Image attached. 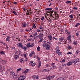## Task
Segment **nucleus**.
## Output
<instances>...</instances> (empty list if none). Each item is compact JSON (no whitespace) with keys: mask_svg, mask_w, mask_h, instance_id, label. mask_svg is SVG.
Returning <instances> with one entry per match:
<instances>
[{"mask_svg":"<svg viewBox=\"0 0 80 80\" xmlns=\"http://www.w3.org/2000/svg\"><path fill=\"white\" fill-rule=\"evenodd\" d=\"M55 52L57 53V54H58V55L59 56L62 55V52H60V48L59 47H56L55 48Z\"/></svg>","mask_w":80,"mask_h":80,"instance_id":"nucleus-1","label":"nucleus"},{"mask_svg":"<svg viewBox=\"0 0 80 80\" xmlns=\"http://www.w3.org/2000/svg\"><path fill=\"white\" fill-rule=\"evenodd\" d=\"M10 75H12L13 77V78L14 79H16L17 78V75L16 74H15L14 72H11L10 73Z\"/></svg>","mask_w":80,"mask_h":80,"instance_id":"nucleus-2","label":"nucleus"},{"mask_svg":"<svg viewBox=\"0 0 80 80\" xmlns=\"http://www.w3.org/2000/svg\"><path fill=\"white\" fill-rule=\"evenodd\" d=\"M42 47H45L46 50H50V45L48 44L47 43H43L42 44Z\"/></svg>","mask_w":80,"mask_h":80,"instance_id":"nucleus-3","label":"nucleus"},{"mask_svg":"<svg viewBox=\"0 0 80 80\" xmlns=\"http://www.w3.org/2000/svg\"><path fill=\"white\" fill-rule=\"evenodd\" d=\"M46 13H48L49 14V16L50 17L52 18L53 17V15H52V13H53V10H49L46 12Z\"/></svg>","mask_w":80,"mask_h":80,"instance_id":"nucleus-4","label":"nucleus"},{"mask_svg":"<svg viewBox=\"0 0 80 80\" xmlns=\"http://www.w3.org/2000/svg\"><path fill=\"white\" fill-rule=\"evenodd\" d=\"M33 46H34V45L33 44H30V43L27 44L26 45V47H28V48L30 47L32 48V47H33Z\"/></svg>","mask_w":80,"mask_h":80,"instance_id":"nucleus-5","label":"nucleus"},{"mask_svg":"<svg viewBox=\"0 0 80 80\" xmlns=\"http://www.w3.org/2000/svg\"><path fill=\"white\" fill-rule=\"evenodd\" d=\"M17 47H18L19 48H22L23 46V44L22 43H18V44H16Z\"/></svg>","mask_w":80,"mask_h":80,"instance_id":"nucleus-6","label":"nucleus"},{"mask_svg":"<svg viewBox=\"0 0 80 80\" xmlns=\"http://www.w3.org/2000/svg\"><path fill=\"white\" fill-rule=\"evenodd\" d=\"M24 79H25V78L24 76H21L18 78V80H24Z\"/></svg>","mask_w":80,"mask_h":80,"instance_id":"nucleus-7","label":"nucleus"},{"mask_svg":"<svg viewBox=\"0 0 80 80\" xmlns=\"http://www.w3.org/2000/svg\"><path fill=\"white\" fill-rule=\"evenodd\" d=\"M43 24H41L39 26V28L40 30H42V31H43Z\"/></svg>","mask_w":80,"mask_h":80,"instance_id":"nucleus-8","label":"nucleus"},{"mask_svg":"<svg viewBox=\"0 0 80 80\" xmlns=\"http://www.w3.org/2000/svg\"><path fill=\"white\" fill-rule=\"evenodd\" d=\"M71 62L72 63H74V64H75V63H77V59H72L71 60Z\"/></svg>","mask_w":80,"mask_h":80,"instance_id":"nucleus-9","label":"nucleus"},{"mask_svg":"<svg viewBox=\"0 0 80 80\" xmlns=\"http://www.w3.org/2000/svg\"><path fill=\"white\" fill-rule=\"evenodd\" d=\"M59 40L61 42H64V41H65V38H64V37H61L59 38Z\"/></svg>","mask_w":80,"mask_h":80,"instance_id":"nucleus-10","label":"nucleus"},{"mask_svg":"<svg viewBox=\"0 0 80 80\" xmlns=\"http://www.w3.org/2000/svg\"><path fill=\"white\" fill-rule=\"evenodd\" d=\"M19 57V54H18V55H14V58L15 59V60H17V59Z\"/></svg>","mask_w":80,"mask_h":80,"instance_id":"nucleus-11","label":"nucleus"},{"mask_svg":"<svg viewBox=\"0 0 80 80\" xmlns=\"http://www.w3.org/2000/svg\"><path fill=\"white\" fill-rule=\"evenodd\" d=\"M5 70V68L3 67L0 64V70H2V72H3Z\"/></svg>","mask_w":80,"mask_h":80,"instance_id":"nucleus-12","label":"nucleus"},{"mask_svg":"<svg viewBox=\"0 0 80 80\" xmlns=\"http://www.w3.org/2000/svg\"><path fill=\"white\" fill-rule=\"evenodd\" d=\"M43 33H40L39 34V38H43Z\"/></svg>","mask_w":80,"mask_h":80,"instance_id":"nucleus-13","label":"nucleus"},{"mask_svg":"<svg viewBox=\"0 0 80 80\" xmlns=\"http://www.w3.org/2000/svg\"><path fill=\"white\" fill-rule=\"evenodd\" d=\"M34 54H35V52L33 51L30 53L29 54V55L30 57H32V56H33Z\"/></svg>","mask_w":80,"mask_h":80,"instance_id":"nucleus-14","label":"nucleus"},{"mask_svg":"<svg viewBox=\"0 0 80 80\" xmlns=\"http://www.w3.org/2000/svg\"><path fill=\"white\" fill-rule=\"evenodd\" d=\"M51 65L52 67V68H53V69L56 68V66H55V63L51 64Z\"/></svg>","mask_w":80,"mask_h":80,"instance_id":"nucleus-15","label":"nucleus"},{"mask_svg":"<svg viewBox=\"0 0 80 80\" xmlns=\"http://www.w3.org/2000/svg\"><path fill=\"white\" fill-rule=\"evenodd\" d=\"M55 17H56L55 18V19H58V18H59V16L58 15V14H57V13H55Z\"/></svg>","mask_w":80,"mask_h":80,"instance_id":"nucleus-16","label":"nucleus"},{"mask_svg":"<svg viewBox=\"0 0 80 80\" xmlns=\"http://www.w3.org/2000/svg\"><path fill=\"white\" fill-rule=\"evenodd\" d=\"M10 37L9 36H7V38H6V41L7 42H9L10 41Z\"/></svg>","mask_w":80,"mask_h":80,"instance_id":"nucleus-17","label":"nucleus"},{"mask_svg":"<svg viewBox=\"0 0 80 80\" xmlns=\"http://www.w3.org/2000/svg\"><path fill=\"white\" fill-rule=\"evenodd\" d=\"M0 62H1V63L2 64H5V63H7V61L4 60H1Z\"/></svg>","mask_w":80,"mask_h":80,"instance_id":"nucleus-18","label":"nucleus"},{"mask_svg":"<svg viewBox=\"0 0 80 80\" xmlns=\"http://www.w3.org/2000/svg\"><path fill=\"white\" fill-rule=\"evenodd\" d=\"M72 62L71 61L69 62L67 64L68 66H70V65H72Z\"/></svg>","mask_w":80,"mask_h":80,"instance_id":"nucleus-19","label":"nucleus"},{"mask_svg":"<svg viewBox=\"0 0 80 80\" xmlns=\"http://www.w3.org/2000/svg\"><path fill=\"white\" fill-rule=\"evenodd\" d=\"M22 49H23L24 51H26V50L27 49V47H25L24 46H23L22 47V48H21Z\"/></svg>","mask_w":80,"mask_h":80,"instance_id":"nucleus-20","label":"nucleus"},{"mask_svg":"<svg viewBox=\"0 0 80 80\" xmlns=\"http://www.w3.org/2000/svg\"><path fill=\"white\" fill-rule=\"evenodd\" d=\"M30 70L29 69H26L25 71L23 72V73H28L29 72Z\"/></svg>","mask_w":80,"mask_h":80,"instance_id":"nucleus-21","label":"nucleus"},{"mask_svg":"<svg viewBox=\"0 0 80 80\" xmlns=\"http://www.w3.org/2000/svg\"><path fill=\"white\" fill-rule=\"evenodd\" d=\"M48 39L49 40H52V36L51 35H50L48 37Z\"/></svg>","mask_w":80,"mask_h":80,"instance_id":"nucleus-22","label":"nucleus"},{"mask_svg":"<svg viewBox=\"0 0 80 80\" xmlns=\"http://www.w3.org/2000/svg\"><path fill=\"white\" fill-rule=\"evenodd\" d=\"M79 53H80V50H77L76 52V55H78Z\"/></svg>","mask_w":80,"mask_h":80,"instance_id":"nucleus-23","label":"nucleus"},{"mask_svg":"<svg viewBox=\"0 0 80 80\" xmlns=\"http://www.w3.org/2000/svg\"><path fill=\"white\" fill-rule=\"evenodd\" d=\"M39 64L38 65V68H40L41 67V64H42V62H38Z\"/></svg>","mask_w":80,"mask_h":80,"instance_id":"nucleus-24","label":"nucleus"},{"mask_svg":"<svg viewBox=\"0 0 80 80\" xmlns=\"http://www.w3.org/2000/svg\"><path fill=\"white\" fill-rule=\"evenodd\" d=\"M27 12H28L30 15H31V14L32 13V10L30 9H29L28 10H27Z\"/></svg>","mask_w":80,"mask_h":80,"instance_id":"nucleus-25","label":"nucleus"},{"mask_svg":"<svg viewBox=\"0 0 80 80\" xmlns=\"http://www.w3.org/2000/svg\"><path fill=\"white\" fill-rule=\"evenodd\" d=\"M50 77H51V78H53V76H47L46 77V78L48 80H50Z\"/></svg>","mask_w":80,"mask_h":80,"instance_id":"nucleus-26","label":"nucleus"},{"mask_svg":"<svg viewBox=\"0 0 80 80\" xmlns=\"http://www.w3.org/2000/svg\"><path fill=\"white\" fill-rule=\"evenodd\" d=\"M38 33L37 32H35L34 34H33V37L34 38H35L36 36L37 35Z\"/></svg>","mask_w":80,"mask_h":80,"instance_id":"nucleus-27","label":"nucleus"},{"mask_svg":"<svg viewBox=\"0 0 80 80\" xmlns=\"http://www.w3.org/2000/svg\"><path fill=\"white\" fill-rule=\"evenodd\" d=\"M49 71V69L47 70L46 69H44L42 70V72H48Z\"/></svg>","mask_w":80,"mask_h":80,"instance_id":"nucleus-28","label":"nucleus"},{"mask_svg":"<svg viewBox=\"0 0 80 80\" xmlns=\"http://www.w3.org/2000/svg\"><path fill=\"white\" fill-rule=\"evenodd\" d=\"M32 30V28H29V30H28L27 29H25V31L26 32H31V30Z\"/></svg>","mask_w":80,"mask_h":80,"instance_id":"nucleus-29","label":"nucleus"},{"mask_svg":"<svg viewBox=\"0 0 80 80\" xmlns=\"http://www.w3.org/2000/svg\"><path fill=\"white\" fill-rule=\"evenodd\" d=\"M22 25L23 27H25L27 26V23L25 22H23L22 23Z\"/></svg>","mask_w":80,"mask_h":80,"instance_id":"nucleus-30","label":"nucleus"},{"mask_svg":"<svg viewBox=\"0 0 80 80\" xmlns=\"http://www.w3.org/2000/svg\"><path fill=\"white\" fill-rule=\"evenodd\" d=\"M1 55H5V53L3 51H1L0 52Z\"/></svg>","mask_w":80,"mask_h":80,"instance_id":"nucleus-31","label":"nucleus"},{"mask_svg":"<svg viewBox=\"0 0 80 80\" xmlns=\"http://www.w3.org/2000/svg\"><path fill=\"white\" fill-rule=\"evenodd\" d=\"M35 20L37 22H38L39 21L40 19L39 18H37V17H36V18H35Z\"/></svg>","mask_w":80,"mask_h":80,"instance_id":"nucleus-32","label":"nucleus"},{"mask_svg":"<svg viewBox=\"0 0 80 80\" xmlns=\"http://www.w3.org/2000/svg\"><path fill=\"white\" fill-rule=\"evenodd\" d=\"M32 25V28H34V29H35V28H36V26H35V24L34 23H33Z\"/></svg>","mask_w":80,"mask_h":80,"instance_id":"nucleus-33","label":"nucleus"},{"mask_svg":"<svg viewBox=\"0 0 80 80\" xmlns=\"http://www.w3.org/2000/svg\"><path fill=\"white\" fill-rule=\"evenodd\" d=\"M52 10V8H46L45 9L46 11H47V10Z\"/></svg>","mask_w":80,"mask_h":80,"instance_id":"nucleus-34","label":"nucleus"},{"mask_svg":"<svg viewBox=\"0 0 80 80\" xmlns=\"http://www.w3.org/2000/svg\"><path fill=\"white\" fill-rule=\"evenodd\" d=\"M35 31L37 32H40V29L37 28L35 29Z\"/></svg>","mask_w":80,"mask_h":80,"instance_id":"nucleus-35","label":"nucleus"},{"mask_svg":"<svg viewBox=\"0 0 80 80\" xmlns=\"http://www.w3.org/2000/svg\"><path fill=\"white\" fill-rule=\"evenodd\" d=\"M35 79H38V77L37 76H34L33 77Z\"/></svg>","mask_w":80,"mask_h":80,"instance_id":"nucleus-36","label":"nucleus"},{"mask_svg":"<svg viewBox=\"0 0 80 80\" xmlns=\"http://www.w3.org/2000/svg\"><path fill=\"white\" fill-rule=\"evenodd\" d=\"M80 23H77L76 25H75V27H78V25H80Z\"/></svg>","mask_w":80,"mask_h":80,"instance_id":"nucleus-37","label":"nucleus"},{"mask_svg":"<svg viewBox=\"0 0 80 80\" xmlns=\"http://www.w3.org/2000/svg\"><path fill=\"white\" fill-rule=\"evenodd\" d=\"M12 13L14 14L15 15H17V13H16V12H15V11H14L12 12Z\"/></svg>","mask_w":80,"mask_h":80,"instance_id":"nucleus-38","label":"nucleus"},{"mask_svg":"<svg viewBox=\"0 0 80 80\" xmlns=\"http://www.w3.org/2000/svg\"><path fill=\"white\" fill-rule=\"evenodd\" d=\"M73 44H74V45H77V42L74 41L73 42Z\"/></svg>","mask_w":80,"mask_h":80,"instance_id":"nucleus-39","label":"nucleus"},{"mask_svg":"<svg viewBox=\"0 0 80 80\" xmlns=\"http://www.w3.org/2000/svg\"><path fill=\"white\" fill-rule=\"evenodd\" d=\"M37 50L38 51H40V47L38 46L37 48Z\"/></svg>","mask_w":80,"mask_h":80,"instance_id":"nucleus-40","label":"nucleus"},{"mask_svg":"<svg viewBox=\"0 0 80 80\" xmlns=\"http://www.w3.org/2000/svg\"><path fill=\"white\" fill-rule=\"evenodd\" d=\"M76 60L77 61V62H80V58H78L76 59Z\"/></svg>","mask_w":80,"mask_h":80,"instance_id":"nucleus-41","label":"nucleus"},{"mask_svg":"<svg viewBox=\"0 0 80 80\" xmlns=\"http://www.w3.org/2000/svg\"><path fill=\"white\" fill-rule=\"evenodd\" d=\"M54 39H55V40H58V39H57V38H56L55 37H54L52 38V39L53 40H54Z\"/></svg>","mask_w":80,"mask_h":80,"instance_id":"nucleus-42","label":"nucleus"},{"mask_svg":"<svg viewBox=\"0 0 80 80\" xmlns=\"http://www.w3.org/2000/svg\"><path fill=\"white\" fill-rule=\"evenodd\" d=\"M73 77H71L69 78V80H73Z\"/></svg>","mask_w":80,"mask_h":80,"instance_id":"nucleus-43","label":"nucleus"},{"mask_svg":"<svg viewBox=\"0 0 80 80\" xmlns=\"http://www.w3.org/2000/svg\"><path fill=\"white\" fill-rule=\"evenodd\" d=\"M71 2L72 1H68L66 2V3L67 4H68V3H71Z\"/></svg>","mask_w":80,"mask_h":80,"instance_id":"nucleus-44","label":"nucleus"},{"mask_svg":"<svg viewBox=\"0 0 80 80\" xmlns=\"http://www.w3.org/2000/svg\"><path fill=\"white\" fill-rule=\"evenodd\" d=\"M68 49H72V47H71L70 46H68Z\"/></svg>","mask_w":80,"mask_h":80,"instance_id":"nucleus-45","label":"nucleus"},{"mask_svg":"<svg viewBox=\"0 0 80 80\" xmlns=\"http://www.w3.org/2000/svg\"><path fill=\"white\" fill-rule=\"evenodd\" d=\"M72 53H73L72 52H69L67 53V55H72Z\"/></svg>","mask_w":80,"mask_h":80,"instance_id":"nucleus-46","label":"nucleus"},{"mask_svg":"<svg viewBox=\"0 0 80 80\" xmlns=\"http://www.w3.org/2000/svg\"><path fill=\"white\" fill-rule=\"evenodd\" d=\"M41 19L42 21H43V20H45V17H42V18H41Z\"/></svg>","mask_w":80,"mask_h":80,"instance_id":"nucleus-47","label":"nucleus"},{"mask_svg":"<svg viewBox=\"0 0 80 80\" xmlns=\"http://www.w3.org/2000/svg\"><path fill=\"white\" fill-rule=\"evenodd\" d=\"M69 17L71 18H73V16L72 15H69Z\"/></svg>","mask_w":80,"mask_h":80,"instance_id":"nucleus-48","label":"nucleus"},{"mask_svg":"<svg viewBox=\"0 0 80 80\" xmlns=\"http://www.w3.org/2000/svg\"><path fill=\"white\" fill-rule=\"evenodd\" d=\"M23 58H21L20 59V62H21V63H22V62H23Z\"/></svg>","mask_w":80,"mask_h":80,"instance_id":"nucleus-49","label":"nucleus"},{"mask_svg":"<svg viewBox=\"0 0 80 80\" xmlns=\"http://www.w3.org/2000/svg\"><path fill=\"white\" fill-rule=\"evenodd\" d=\"M31 65H32V67H34V66H35V65H36V63H33Z\"/></svg>","mask_w":80,"mask_h":80,"instance_id":"nucleus-50","label":"nucleus"},{"mask_svg":"<svg viewBox=\"0 0 80 80\" xmlns=\"http://www.w3.org/2000/svg\"><path fill=\"white\" fill-rule=\"evenodd\" d=\"M18 51H16L15 53V55H18Z\"/></svg>","mask_w":80,"mask_h":80,"instance_id":"nucleus-51","label":"nucleus"},{"mask_svg":"<svg viewBox=\"0 0 80 80\" xmlns=\"http://www.w3.org/2000/svg\"><path fill=\"white\" fill-rule=\"evenodd\" d=\"M21 70H22V68H19L18 69L17 72V71H21Z\"/></svg>","mask_w":80,"mask_h":80,"instance_id":"nucleus-52","label":"nucleus"},{"mask_svg":"<svg viewBox=\"0 0 80 80\" xmlns=\"http://www.w3.org/2000/svg\"><path fill=\"white\" fill-rule=\"evenodd\" d=\"M42 41H43V39H42V38H40L39 40V42H42Z\"/></svg>","mask_w":80,"mask_h":80,"instance_id":"nucleus-53","label":"nucleus"},{"mask_svg":"<svg viewBox=\"0 0 80 80\" xmlns=\"http://www.w3.org/2000/svg\"><path fill=\"white\" fill-rule=\"evenodd\" d=\"M73 9H74V10H77V7H74L73 8Z\"/></svg>","mask_w":80,"mask_h":80,"instance_id":"nucleus-54","label":"nucleus"},{"mask_svg":"<svg viewBox=\"0 0 80 80\" xmlns=\"http://www.w3.org/2000/svg\"><path fill=\"white\" fill-rule=\"evenodd\" d=\"M20 32H24V31H23V29H21L20 30Z\"/></svg>","mask_w":80,"mask_h":80,"instance_id":"nucleus-55","label":"nucleus"},{"mask_svg":"<svg viewBox=\"0 0 80 80\" xmlns=\"http://www.w3.org/2000/svg\"><path fill=\"white\" fill-rule=\"evenodd\" d=\"M69 38V39H70V41H71V38H72V37L71 36V35H69V36H68Z\"/></svg>","mask_w":80,"mask_h":80,"instance_id":"nucleus-56","label":"nucleus"},{"mask_svg":"<svg viewBox=\"0 0 80 80\" xmlns=\"http://www.w3.org/2000/svg\"><path fill=\"white\" fill-rule=\"evenodd\" d=\"M16 39H17V40H18V41H20V38H16Z\"/></svg>","mask_w":80,"mask_h":80,"instance_id":"nucleus-57","label":"nucleus"},{"mask_svg":"<svg viewBox=\"0 0 80 80\" xmlns=\"http://www.w3.org/2000/svg\"><path fill=\"white\" fill-rule=\"evenodd\" d=\"M23 2L24 3H27V2L25 1V0H23Z\"/></svg>","mask_w":80,"mask_h":80,"instance_id":"nucleus-58","label":"nucleus"},{"mask_svg":"<svg viewBox=\"0 0 80 80\" xmlns=\"http://www.w3.org/2000/svg\"><path fill=\"white\" fill-rule=\"evenodd\" d=\"M67 33H68V35H70V32H67Z\"/></svg>","mask_w":80,"mask_h":80,"instance_id":"nucleus-59","label":"nucleus"},{"mask_svg":"<svg viewBox=\"0 0 80 80\" xmlns=\"http://www.w3.org/2000/svg\"><path fill=\"white\" fill-rule=\"evenodd\" d=\"M76 36H78V35H79V33L77 32L76 33Z\"/></svg>","mask_w":80,"mask_h":80,"instance_id":"nucleus-60","label":"nucleus"},{"mask_svg":"<svg viewBox=\"0 0 80 80\" xmlns=\"http://www.w3.org/2000/svg\"><path fill=\"white\" fill-rule=\"evenodd\" d=\"M37 59H38V60H39V61L40 60V58L38 57V56L37 57Z\"/></svg>","mask_w":80,"mask_h":80,"instance_id":"nucleus-61","label":"nucleus"},{"mask_svg":"<svg viewBox=\"0 0 80 80\" xmlns=\"http://www.w3.org/2000/svg\"><path fill=\"white\" fill-rule=\"evenodd\" d=\"M12 49H13V50H15V47H13L12 48Z\"/></svg>","mask_w":80,"mask_h":80,"instance_id":"nucleus-62","label":"nucleus"},{"mask_svg":"<svg viewBox=\"0 0 80 80\" xmlns=\"http://www.w3.org/2000/svg\"><path fill=\"white\" fill-rule=\"evenodd\" d=\"M60 32H61L62 33V32H63V30L62 29H61L60 30Z\"/></svg>","mask_w":80,"mask_h":80,"instance_id":"nucleus-63","label":"nucleus"},{"mask_svg":"<svg viewBox=\"0 0 80 80\" xmlns=\"http://www.w3.org/2000/svg\"><path fill=\"white\" fill-rule=\"evenodd\" d=\"M49 66V64H48L46 65V67H48Z\"/></svg>","mask_w":80,"mask_h":80,"instance_id":"nucleus-64","label":"nucleus"}]
</instances>
